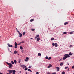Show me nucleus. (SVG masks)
<instances>
[{
  "label": "nucleus",
  "mask_w": 74,
  "mask_h": 74,
  "mask_svg": "<svg viewBox=\"0 0 74 74\" xmlns=\"http://www.w3.org/2000/svg\"><path fill=\"white\" fill-rule=\"evenodd\" d=\"M21 43H18L17 44V45H21Z\"/></svg>",
  "instance_id": "obj_44"
},
{
  "label": "nucleus",
  "mask_w": 74,
  "mask_h": 74,
  "mask_svg": "<svg viewBox=\"0 0 74 74\" xmlns=\"http://www.w3.org/2000/svg\"><path fill=\"white\" fill-rule=\"evenodd\" d=\"M32 31H34V30H35V29H31Z\"/></svg>",
  "instance_id": "obj_33"
},
{
  "label": "nucleus",
  "mask_w": 74,
  "mask_h": 74,
  "mask_svg": "<svg viewBox=\"0 0 74 74\" xmlns=\"http://www.w3.org/2000/svg\"><path fill=\"white\" fill-rule=\"evenodd\" d=\"M52 66V65H51V64H50L49 65V66H48V68H50V67H51Z\"/></svg>",
  "instance_id": "obj_7"
},
{
  "label": "nucleus",
  "mask_w": 74,
  "mask_h": 74,
  "mask_svg": "<svg viewBox=\"0 0 74 74\" xmlns=\"http://www.w3.org/2000/svg\"><path fill=\"white\" fill-rule=\"evenodd\" d=\"M17 32H18V34H20V32H19V31H17Z\"/></svg>",
  "instance_id": "obj_40"
},
{
  "label": "nucleus",
  "mask_w": 74,
  "mask_h": 74,
  "mask_svg": "<svg viewBox=\"0 0 74 74\" xmlns=\"http://www.w3.org/2000/svg\"><path fill=\"white\" fill-rule=\"evenodd\" d=\"M45 59H48V56H46V57H45Z\"/></svg>",
  "instance_id": "obj_31"
},
{
  "label": "nucleus",
  "mask_w": 74,
  "mask_h": 74,
  "mask_svg": "<svg viewBox=\"0 0 74 74\" xmlns=\"http://www.w3.org/2000/svg\"><path fill=\"white\" fill-rule=\"evenodd\" d=\"M69 47L70 48H71V47H73V45H70V46H69Z\"/></svg>",
  "instance_id": "obj_30"
},
{
  "label": "nucleus",
  "mask_w": 74,
  "mask_h": 74,
  "mask_svg": "<svg viewBox=\"0 0 74 74\" xmlns=\"http://www.w3.org/2000/svg\"><path fill=\"white\" fill-rule=\"evenodd\" d=\"M9 74V73H7V74Z\"/></svg>",
  "instance_id": "obj_54"
},
{
  "label": "nucleus",
  "mask_w": 74,
  "mask_h": 74,
  "mask_svg": "<svg viewBox=\"0 0 74 74\" xmlns=\"http://www.w3.org/2000/svg\"><path fill=\"white\" fill-rule=\"evenodd\" d=\"M65 56L63 58V60H65V59H67L68 58L70 57V56L67 54H66L64 55Z\"/></svg>",
  "instance_id": "obj_2"
},
{
  "label": "nucleus",
  "mask_w": 74,
  "mask_h": 74,
  "mask_svg": "<svg viewBox=\"0 0 74 74\" xmlns=\"http://www.w3.org/2000/svg\"><path fill=\"white\" fill-rule=\"evenodd\" d=\"M19 34V37H22V34L20 33V34Z\"/></svg>",
  "instance_id": "obj_8"
},
{
  "label": "nucleus",
  "mask_w": 74,
  "mask_h": 74,
  "mask_svg": "<svg viewBox=\"0 0 74 74\" xmlns=\"http://www.w3.org/2000/svg\"><path fill=\"white\" fill-rule=\"evenodd\" d=\"M7 45H8V47H12V45L9 44V43H8Z\"/></svg>",
  "instance_id": "obj_6"
},
{
  "label": "nucleus",
  "mask_w": 74,
  "mask_h": 74,
  "mask_svg": "<svg viewBox=\"0 0 74 74\" xmlns=\"http://www.w3.org/2000/svg\"><path fill=\"white\" fill-rule=\"evenodd\" d=\"M54 39V38H51V40H53Z\"/></svg>",
  "instance_id": "obj_35"
},
{
  "label": "nucleus",
  "mask_w": 74,
  "mask_h": 74,
  "mask_svg": "<svg viewBox=\"0 0 74 74\" xmlns=\"http://www.w3.org/2000/svg\"><path fill=\"white\" fill-rule=\"evenodd\" d=\"M17 53V51H16L15 50L14 51V54H16V53Z\"/></svg>",
  "instance_id": "obj_15"
},
{
  "label": "nucleus",
  "mask_w": 74,
  "mask_h": 74,
  "mask_svg": "<svg viewBox=\"0 0 74 74\" xmlns=\"http://www.w3.org/2000/svg\"><path fill=\"white\" fill-rule=\"evenodd\" d=\"M68 23V22H65L64 23V25H67Z\"/></svg>",
  "instance_id": "obj_20"
},
{
  "label": "nucleus",
  "mask_w": 74,
  "mask_h": 74,
  "mask_svg": "<svg viewBox=\"0 0 74 74\" xmlns=\"http://www.w3.org/2000/svg\"><path fill=\"white\" fill-rule=\"evenodd\" d=\"M14 45H15V46L14 47L15 48H17V45H18V44H17V43H16V42H15L14 43Z\"/></svg>",
  "instance_id": "obj_4"
},
{
  "label": "nucleus",
  "mask_w": 74,
  "mask_h": 74,
  "mask_svg": "<svg viewBox=\"0 0 74 74\" xmlns=\"http://www.w3.org/2000/svg\"><path fill=\"white\" fill-rule=\"evenodd\" d=\"M11 62L12 64H14V61H11Z\"/></svg>",
  "instance_id": "obj_16"
},
{
  "label": "nucleus",
  "mask_w": 74,
  "mask_h": 74,
  "mask_svg": "<svg viewBox=\"0 0 74 74\" xmlns=\"http://www.w3.org/2000/svg\"><path fill=\"white\" fill-rule=\"evenodd\" d=\"M30 39H31V40H33V38H31Z\"/></svg>",
  "instance_id": "obj_50"
},
{
  "label": "nucleus",
  "mask_w": 74,
  "mask_h": 74,
  "mask_svg": "<svg viewBox=\"0 0 74 74\" xmlns=\"http://www.w3.org/2000/svg\"><path fill=\"white\" fill-rule=\"evenodd\" d=\"M51 74H56V72H55V73H53Z\"/></svg>",
  "instance_id": "obj_37"
},
{
  "label": "nucleus",
  "mask_w": 74,
  "mask_h": 74,
  "mask_svg": "<svg viewBox=\"0 0 74 74\" xmlns=\"http://www.w3.org/2000/svg\"><path fill=\"white\" fill-rule=\"evenodd\" d=\"M38 37H39V35H36V36L35 37L36 39Z\"/></svg>",
  "instance_id": "obj_9"
},
{
  "label": "nucleus",
  "mask_w": 74,
  "mask_h": 74,
  "mask_svg": "<svg viewBox=\"0 0 74 74\" xmlns=\"http://www.w3.org/2000/svg\"><path fill=\"white\" fill-rule=\"evenodd\" d=\"M6 63L7 64H8V65H9L10 64V63H8L7 62H6Z\"/></svg>",
  "instance_id": "obj_27"
},
{
  "label": "nucleus",
  "mask_w": 74,
  "mask_h": 74,
  "mask_svg": "<svg viewBox=\"0 0 74 74\" xmlns=\"http://www.w3.org/2000/svg\"><path fill=\"white\" fill-rule=\"evenodd\" d=\"M25 43V41H22L20 42V43Z\"/></svg>",
  "instance_id": "obj_29"
},
{
  "label": "nucleus",
  "mask_w": 74,
  "mask_h": 74,
  "mask_svg": "<svg viewBox=\"0 0 74 74\" xmlns=\"http://www.w3.org/2000/svg\"><path fill=\"white\" fill-rule=\"evenodd\" d=\"M16 29L17 31H18V29H17V28H16Z\"/></svg>",
  "instance_id": "obj_49"
},
{
  "label": "nucleus",
  "mask_w": 74,
  "mask_h": 74,
  "mask_svg": "<svg viewBox=\"0 0 74 74\" xmlns=\"http://www.w3.org/2000/svg\"><path fill=\"white\" fill-rule=\"evenodd\" d=\"M73 32H74V31H73V32H70L69 33V34H73Z\"/></svg>",
  "instance_id": "obj_12"
},
{
  "label": "nucleus",
  "mask_w": 74,
  "mask_h": 74,
  "mask_svg": "<svg viewBox=\"0 0 74 74\" xmlns=\"http://www.w3.org/2000/svg\"><path fill=\"white\" fill-rule=\"evenodd\" d=\"M69 69H69V68L68 69V71H69L70 70Z\"/></svg>",
  "instance_id": "obj_47"
},
{
  "label": "nucleus",
  "mask_w": 74,
  "mask_h": 74,
  "mask_svg": "<svg viewBox=\"0 0 74 74\" xmlns=\"http://www.w3.org/2000/svg\"><path fill=\"white\" fill-rule=\"evenodd\" d=\"M67 68H69V66H67L65 68V69H67Z\"/></svg>",
  "instance_id": "obj_34"
},
{
  "label": "nucleus",
  "mask_w": 74,
  "mask_h": 74,
  "mask_svg": "<svg viewBox=\"0 0 74 74\" xmlns=\"http://www.w3.org/2000/svg\"><path fill=\"white\" fill-rule=\"evenodd\" d=\"M28 71H31V70H30V69H28Z\"/></svg>",
  "instance_id": "obj_41"
},
{
  "label": "nucleus",
  "mask_w": 74,
  "mask_h": 74,
  "mask_svg": "<svg viewBox=\"0 0 74 74\" xmlns=\"http://www.w3.org/2000/svg\"><path fill=\"white\" fill-rule=\"evenodd\" d=\"M40 38L39 37L37 39V41H39V40H40Z\"/></svg>",
  "instance_id": "obj_23"
},
{
  "label": "nucleus",
  "mask_w": 74,
  "mask_h": 74,
  "mask_svg": "<svg viewBox=\"0 0 74 74\" xmlns=\"http://www.w3.org/2000/svg\"><path fill=\"white\" fill-rule=\"evenodd\" d=\"M72 69H74V65L72 66Z\"/></svg>",
  "instance_id": "obj_39"
},
{
  "label": "nucleus",
  "mask_w": 74,
  "mask_h": 74,
  "mask_svg": "<svg viewBox=\"0 0 74 74\" xmlns=\"http://www.w3.org/2000/svg\"><path fill=\"white\" fill-rule=\"evenodd\" d=\"M56 68L57 69V71H59V67H57Z\"/></svg>",
  "instance_id": "obj_11"
},
{
  "label": "nucleus",
  "mask_w": 74,
  "mask_h": 74,
  "mask_svg": "<svg viewBox=\"0 0 74 74\" xmlns=\"http://www.w3.org/2000/svg\"><path fill=\"white\" fill-rule=\"evenodd\" d=\"M10 74H11V73H10Z\"/></svg>",
  "instance_id": "obj_57"
},
{
  "label": "nucleus",
  "mask_w": 74,
  "mask_h": 74,
  "mask_svg": "<svg viewBox=\"0 0 74 74\" xmlns=\"http://www.w3.org/2000/svg\"><path fill=\"white\" fill-rule=\"evenodd\" d=\"M31 67V66H29V67L28 68H29V69H30Z\"/></svg>",
  "instance_id": "obj_46"
},
{
  "label": "nucleus",
  "mask_w": 74,
  "mask_h": 74,
  "mask_svg": "<svg viewBox=\"0 0 74 74\" xmlns=\"http://www.w3.org/2000/svg\"><path fill=\"white\" fill-rule=\"evenodd\" d=\"M20 48L21 49V50L23 49V47H22V46H20Z\"/></svg>",
  "instance_id": "obj_25"
},
{
  "label": "nucleus",
  "mask_w": 74,
  "mask_h": 74,
  "mask_svg": "<svg viewBox=\"0 0 74 74\" xmlns=\"http://www.w3.org/2000/svg\"><path fill=\"white\" fill-rule=\"evenodd\" d=\"M25 62H27V60H25Z\"/></svg>",
  "instance_id": "obj_43"
},
{
  "label": "nucleus",
  "mask_w": 74,
  "mask_h": 74,
  "mask_svg": "<svg viewBox=\"0 0 74 74\" xmlns=\"http://www.w3.org/2000/svg\"><path fill=\"white\" fill-rule=\"evenodd\" d=\"M34 21V19H31L30 20V21L33 22V21Z\"/></svg>",
  "instance_id": "obj_18"
},
{
  "label": "nucleus",
  "mask_w": 74,
  "mask_h": 74,
  "mask_svg": "<svg viewBox=\"0 0 74 74\" xmlns=\"http://www.w3.org/2000/svg\"><path fill=\"white\" fill-rule=\"evenodd\" d=\"M73 53H71V52H70L69 53V55H73Z\"/></svg>",
  "instance_id": "obj_19"
},
{
  "label": "nucleus",
  "mask_w": 74,
  "mask_h": 74,
  "mask_svg": "<svg viewBox=\"0 0 74 74\" xmlns=\"http://www.w3.org/2000/svg\"><path fill=\"white\" fill-rule=\"evenodd\" d=\"M65 73L64 72V71H63L62 72V74H65Z\"/></svg>",
  "instance_id": "obj_26"
},
{
  "label": "nucleus",
  "mask_w": 74,
  "mask_h": 74,
  "mask_svg": "<svg viewBox=\"0 0 74 74\" xmlns=\"http://www.w3.org/2000/svg\"><path fill=\"white\" fill-rule=\"evenodd\" d=\"M52 45H53V47H54V46H55V44H54V43H52Z\"/></svg>",
  "instance_id": "obj_38"
},
{
  "label": "nucleus",
  "mask_w": 74,
  "mask_h": 74,
  "mask_svg": "<svg viewBox=\"0 0 74 74\" xmlns=\"http://www.w3.org/2000/svg\"><path fill=\"white\" fill-rule=\"evenodd\" d=\"M26 73V74H27V72H26V73Z\"/></svg>",
  "instance_id": "obj_53"
},
{
  "label": "nucleus",
  "mask_w": 74,
  "mask_h": 74,
  "mask_svg": "<svg viewBox=\"0 0 74 74\" xmlns=\"http://www.w3.org/2000/svg\"><path fill=\"white\" fill-rule=\"evenodd\" d=\"M25 33H26V32H23V36H24V35H25Z\"/></svg>",
  "instance_id": "obj_21"
},
{
  "label": "nucleus",
  "mask_w": 74,
  "mask_h": 74,
  "mask_svg": "<svg viewBox=\"0 0 74 74\" xmlns=\"http://www.w3.org/2000/svg\"><path fill=\"white\" fill-rule=\"evenodd\" d=\"M73 74H74V73H73Z\"/></svg>",
  "instance_id": "obj_58"
},
{
  "label": "nucleus",
  "mask_w": 74,
  "mask_h": 74,
  "mask_svg": "<svg viewBox=\"0 0 74 74\" xmlns=\"http://www.w3.org/2000/svg\"><path fill=\"white\" fill-rule=\"evenodd\" d=\"M20 66L21 67H23V68H26V67H27L26 66H25L24 65H21Z\"/></svg>",
  "instance_id": "obj_3"
},
{
  "label": "nucleus",
  "mask_w": 74,
  "mask_h": 74,
  "mask_svg": "<svg viewBox=\"0 0 74 74\" xmlns=\"http://www.w3.org/2000/svg\"><path fill=\"white\" fill-rule=\"evenodd\" d=\"M27 70V68H26L25 69V71H26Z\"/></svg>",
  "instance_id": "obj_36"
},
{
  "label": "nucleus",
  "mask_w": 74,
  "mask_h": 74,
  "mask_svg": "<svg viewBox=\"0 0 74 74\" xmlns=\"http://www.w3.org/2000/svg\"><path fill=\"white\" fill-rule=\"evenodd\" d=\"M39 74V73H38V72H37L36 73V74Z\"/></svg>",
  "instance_id": "obj_42"
},
{
  "label": "nucleus",
  "mask_w": 74,
  "mask_h": 74,
  "mask_svg": "<svg viewBox=\"0 0 74 74\" xmlns=\"http://www.w3.org/2000/svg\"><path fill=\"white\" fill-rule=\"evenodd\" d=\"M21 63V59H19L18 60V63Z\"/></svg>",
  "instance_id": "obj_22"
},
{
  "label": "nucleus",
  "mask_w": 74,
  "mask_h": 74,
  "mask_svg": "<svg viewBox=\"0 0 74 74\" xmlns=\"http://www.w3.org/2000/svg\"><path fill=\"white\" fill-rule=\"evenodd\" d=\"M67 34V32H64L63 33V34Z\"/></svg>",
  "instance_id": "obj_24"
},
{
  "label": "nucleus",
  "mask_w": 74,
  "mask_h": 74,
  "mask_svg": "<svg viewBox=\"0 0 74 74\" xmlns=\"http://www.w3.org/2000/svg\"><path fill=\"white\" fill-rule=\"evenodd\" d=\"M60 66H63V63L62 62L60 64Z\"/></svg>",
  "instance_id": "obj_13"
},
{
  "label": "nucleus",
  "mask_w": 74,
  "mask_h": 74,
  "mask_svg": "<svg viewBox=\"0 0 74 74\" xmlns=\"http://www.w3.org/2000/svg\"><path fill=\"white\" fill-rule=\"evenodd\" d=\"M26 59L27 60H29V58L28 57H26Z\"/></svg>",
  "instance_id": "obj_32"
},
{
  "label": "nucleus",
  "mask_w": 74,
  "mask_h": 74,
  "mask_svg": "<svg viewBox=\"0 0 74 74\" xmlns=\"http://www.w3.org/2000/svg\"><path fill=\"white\" fill-rule=\"evenodd\" d=\"M61 60V59L60 60Z\"/></svg>",
  "instance_id": "obj_56"
},
{
  "label": "nucleus",
  "mask_w": 74,
  "mask_h": 74,
  "mask_svg": "<svg viewBox=\"0 0 74 74\" xmlns=\"http://www.w3.org/2000/svg\"><path fill=\"white\" fill-rule=\"evenodd\" d=\"M41 53H38V56H41Z\"/></svg>",
  "instance_id": "obj_17"
},
{
  "label": "nucleus",
  "mask_w": 74,
  "mask_h": 74,
  "mask_svg": "<svg viewBox=\"0 0 74 74\" xmlns=\"http://www.w3.org/2000/svg\"><path fill=\"white\" fill-rule=\"evenodd\" d=\"M54 46L55 47H58V45H57V43H55Z\"/></svg>",
  "instance_id": "obj_10"
},
{
  "label": "nucleus",
  "mask_w": 74,
  "mask_h": 74,
  "mask_svg": "<svg viewBox=\"0 0 74 74\" xmlns=\"http://www.w3.org/2000/svg\"><path fill=\"white\" fill-rule=\"evenodd\" d=\"M8 71L10 74H11L12 73V74H16L15 73H16V71L15 70H8Z\"/></svg>",
  "instance_id": "obj_1"
},
{
  "label": "nucleus",
  "mask_w": 74,
  "mask_h": 74,
  "mask_svg": "<svg viewBox=\"0 0 74 74\" xmlns=\"http://www.w3.org/2000/svg\"><path fill=\"white\" fill-rule=\"evenodd\" d=\"M30 71V72H32V71H31H31Z\"/></svg>",
  "instance_id": "obj_55"
},
{
  "label": "nucleus",
  "mask_w": 74,
  "mask_h": 74,
  "mask_svg": "<svg viewBox=\"0 0 74 74\" xmlns=\"http://www.w3.org/2000/svg\"><path fill=\"white\" fill-rule=\"evenodd\" d=\"M14 62L15 63V64H16V60H14Z\"/></svg>",
  "instance_id": "obj_14"
},
{
  "label": "nucleus",
  "mask_w": 74,
  "mask_h": 74,
  "mask_svg": "<svg viewBox=\"0 0 74 74\" xmlns=\"http://www.w3.org/2000/svg\"><path fill=\"white\" fill-rule=\"evenodd\" d=\"M12 64H11V63H10V64L9 65V68H10V69L11 68V67H12Z\"/></svg>",
  "instance_id": "obj_5"
},
{
  "label": "nucleus",
  "mask_w": 74,
  "mask_h": 74,
  "mask_svg": "<svg viewBox=\"0 0 74 74\" xmlns=\"http://www.w3.org/2000/svg\"><path fill=\"white\" fill-rule=\"evenodd\" d=\"M48 60H50V59H51V57H49L48 58Z\"/></svg>",
  "instance_id": "obj_28"
},
{
  "label": "nucleus",
  "mask_w": 74,
  "mask_h": 74,
  "mask_svg": "<svg viewBox=\"0 0 74 74\" xmlns=\"http://www.w3.org/2000/svg\"><path fill=\"white\" fill-rule=\"evenodd\" d=\"M0 74H3V73H0Z\"/></svg>",
  "instance_id": "obj_52"
},
{
  "label": "nucleus",
  "mask_w": 74,
  "mask_h": 74,
  "mask_svg": "<svg viewBox=\"0 0 74 74\" xmlns=\"http://www.w3.org/2000/svg\"><path fill=\"white\" fill-rule=\"evenodd\" d=\"M67 65H69V63H67V64H66Z\"/></svg>",
  "instance_id": "obj_48"
},
{
  "label": "nucleus",
  "mask_w": 74,
  "mask_h": 74,
  "mask_svg": "<svg viewBox=\"0 0 74 74\" xmlns=\"http://www.w3.org/2000/svg\"><path fill=\"white\" fill-rule=\"evenodd\" d=\"M47 74H51V73H49V72H48L47 73Z\"/></svg>",
  "instance_id": "obj_45"
},
{
  "label": "nucleus",
  "mask_w": 74,
  "mask_h": 74,
  "mask_svg": "<svg viewBox=\"0 0 74 74\" xmlns=\"http://www.w3.org/2000/svg\"><path fill=\"white\" fill-rule=\"evenodd\" d=\"M20 73H21V71H20Z\"/></svg>",
  "instance_id": "obj_51"
}]
</instances>
